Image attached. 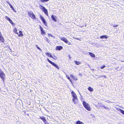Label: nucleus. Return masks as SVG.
Listing matches in <instances>:
<instances>
[{
  "mask_svg": "<svg viewBox=\"0 0 124 124\" xmlns=\"http://www.w3.org/2000/svg\"><path fill=\"white\" fill-rule=\"evenodd\" d=\"M71 93L73 97L72 101L75 104H78V100L77 95L73 91H72L71 92Z\"/></svg>",
  "mask_w": 124,
  "mask_h": 124,
  "instance_id": "nucleus-1",
  "label": "nucleus"
},
{
  "mask_svg": "<svg viewBox=\"0 0 124 124\" xmlns=\"http://www.w3.org/2000/svg\"><path fill=\"white\" fill-rule=\"evenodd\" d=\"M83 105L85 108L88 111H90L91 110V108L90 105L85 101H84L83 102Z\"/></svg>",
  "mask_w": 124,
  "mask_h": 124,
  "instance_id": "nucleus-2",
  "label": "nucleus"
},
{
  "mask_svg": "<svg viewBox=\"0 0 124 124\" xmlns=\"http://www.w3.org/2000/svg\"><path fill=\"white\" fill-rule=\"evenodd\" d=\"M17 30L16 28H15L13 30L14 32L16 34L18 35L19 37H22L23 36V35L22 31H19V33L17 32Z\"/></svg>",
  "mask_w": 124,
  "mask_h": 124,
  "instance_id": "nucleus-3",
  "label": "nucleus"
},
{
  "mask_svg": "<svg viewBox=\"0 0 124 124\" xmlns=\"http://www.w3.org/2000/svg\"><path fill=\"white\" fill-rule=\"evenodd\" d=\"M39 7L47 16H48V14L47 10L44 7L40 5H39Z\"/></svg>",
  "mask_w": 124,
  "mask_h": 124,
  "instance_id": "nucleus-4",
  "label": "nucleus"
},
{
  "mask_svg": "<svg viewBox=\"0 0 124 124\" xmlns=\"http://www.w3.org/2000/svg\"><path fill=\"white\" fill-rule=\"evenodd\" d=\"M28 15L30 17H31L32 19L34 20L36 19V17L35 15L32 12H28Z\"/></svg>",
  "mask_w": 124,
  "mask_h": 124,
  "instance_id": "nucleus-5",
  "label": "nucleus"
},
{
  "mask_svg": "<svg viewBox=\"0 0 124 124\" xmlns=\"http://www.w3.org/2000/svg\"><path fill=\"white\" fill-rule=\"evenodd\" d=\"M47 60L48 61V62H49L52 65L54 66L58 70L59 69V67L56 64L54 63L53 62L51 61L48 58L47 59Z\"/></svg>",
  "mask_w": 124,
  "mask_h": 124,
  "instance_id": "nucleus-6",
  "label": "nucleus"
},
{
  "mask_svg": "<svg viewBox=\"0 0 124 124\" xmlns=\"http://www.w3.org/2000/svg\"><path fill=\"white\" fill-rule=\"evenodd\" d=\"M40 18L44 25L45 26H47V23L45 18L41 15L40 16Z\"/></svg>",
  "mask_w": 124,
  "mask_h": 124,
  "instance_id": "nucleus-7",
  "label": "nucleus"
},
{
  "mask_svg": "<svg viewBox=\"0 0 124 124\" xmlns=\"http://www.w3.org/2000/svg\"><path fill=\"white\" fill-rule=\"evenodd\" d=\"M5 18L8 21L12 26H14L15 25V23L13 22L11 20L8 16H5Z\"/></svg>",
  "mask_w": 124,
  "mask_h": 124,
  "instance_id": "nucleus-8",
  "label": "nucleus"
},
{
  "mask_svg": "<svg viewBox=\"0 0 124 124\" xmlns=\"http://www.w3.org/2000/svg\"><path fill=\"white\" fill-rule=\"evenodd\" d=\"M51 18L52 20L54 22H56L57 21V17L56 16L53 15L51 16Z\"/></svg>",
  "mask_w": 124,
  "mask_h": 124,
  "instance_id": "nucleus-9",
  "label": "nucleus"
},
{
  "mask_svg": "<svg viewBox=\"0 0 124 124\" xmlns=\"http://www.w3.org/2000/svg\"><path fill=\"white\" fill-rule=\"evenodd\" d=\"M39 28L40 29V31H41V33L42 35H45L46 33L43 30V28L40 25L39 26Z\"/></svg>",
  "mask_w": 124,
  "mask_h": 124,
  "instance_id": "nucleus-10",
  "label": "nucleus"
},
{
  "mask_svg": "<svg viewBox=\"0 0 124 124\" xmlns=\"http://www.w3.org/2000/svg\"><path fill=\"white\" fill-rule=\"evenodd\" d=\"M45 54L47 56H48L49 57L52 58L54 60H56L57 58L56 57V58L55 59L54 58V57L52 56V55L50 53H49L48 52H46L45 53Z\"/></svg>",
  "mask_w": 124,
  "mask_h": 124,
  "instance_id": "nucleus-11",
  "label": "nucleus"
},
{
  "mask_svg": "<svg viewBox=\"0 0 124 124\" xmlns=\"http://www.w3.org/2000/svg\"><path fill=\"white\" fill-rule=\"evenodd\" d=\"M60 39L61 40L64 42L65 43H68V41L65 38L62 37Z\"/></svg>",
  "mask_w": 124,
  "mask_h": 124,
  "instance_id": "nucleus-12",
  "label": "nucleus"
},
{
  "mask_svg": "<svg viewBox=\"0 0 124 124\" xmlns=\"http://www.w3.org/2000/svg\"><path fill=\"white\" fill-rule=\"evenodd\" d=\"M63 49V47L62 46H57L56 48V50H60Z\"/></svg>",
  "mask_w": 124,
  "mask_h": 124,
  "instance_id": "nucleus-13",
  "label": "nucleus"
},
{
  "mask_svg": "<svg viewBox=\"0 0 124 124\" xmlns=\"http://www.w3.org/2000/svg\"><path fill=\"white\" fill-rule=\"evenodd\" d=\"M70 76L72 78L73 80L75 81H76L78 79L75 76L73 75H70Z\"/></svg>",
  "mask_w": 124,
  "mask_h": 124,
  "instance_id": "nucleus-14",
  "label": "nucleus"
},
{
  "mask_svg": "<svg viewBox=\"0 0 124 124\" xmlns=\"http://www.w3.org/2000/svg\"><path fill=\"white\" fill-rule=\"evenodd\" d=\"M7 2L8 3L9 5L10 6V8H12V9L15 12H16V11L15 10V9H14V7H13L11 5L10 3H9L8 2Z\"/></svg>",
  "mask_w": 124,
  "mask_h": 124,
  "instance_id": "nucleus-15",
  "label": "nucleus"
},
{
  "mask_svg": "<svg viewBox=\"0 0 124 124\" xmlns=\"http://www.w3.org/2000/svg\"><path fill=\"white\" fill-rule=\"evenodd\" d=\"M0 41L1 42L4 43V39L2 35L0 36Z\"/></svg>",
  "mask_w": 124,
  "mask_h": 124,
  "instance_id": "nucleus-16",
  "label": "nucleus"
},
{
  "mask_svg": "<svg viewBox=\"0 0 124 124\" xmlns=\"http://www.w3.org/2000/svg\"><path fill=\"white\" fill-rule=\"evenodd\" d=\"M75 124H84L82 122L79 120H78L76 122Z\"/></svg>",
  "mask_w": 124,
  "mask_h": 124,
  "instance_id": "nucleus-17",
  "label": "nucleus"
},
{
  "mask_svg": "<svg viewBox=\"0 0 124 124\" xmlns=\"http://www.w3.org/2000/svg\"><path fill=\"white\" fill-rule=\"evenodd\" d=\"M88 89L90 92H93V88L91 87H89L88 88Z\"/></svg>",
  "mask_w": 124,
  "mask_h": 124,
  "instance_id": "nucleus-18",
  "label": "nucleus"
},
{
  "mask_svg": "<svg viewBox=\"0 0 124 124\" xmlns=\"http://www.w3.org/2000/svg\"><path fill=\"white\" fill-rule=\"evenodd\" d=\"M88 53L89 54L91 57H95V55L94 54H93L91 52H88Z\"/></svg>",
  "mask_w": 124,
  "mask_h": 124,
  "instance_id": "nucleus-19",
  "label": "nucleus"
},
{
  "mask_svg": "<svg viewBox=\"0 0 124 124\" xmlns=\"http://www.w3.org/2000/svg\"><path fill=\"white\" fill-rule=\"evenodd\" d=\"M107 38H108V37H107L106 35H103V36H101L100 37V38L101 39H103V38H105L106 39H107Z\"/></svg>",
  "mask_w": 124,
  "mask_h": 124,
  "instance_id": "nucleus-20",
  "label": "nucleus"
},
{
  "mask_svg": "<svg viewBox=\"0 0 124 124\" xmlns=\"http://www.w3.org/2000/svg\"><path fill=\"white\" fill-rule=\"evenodd\" d=\"M74 62L77 65H78L81 63V62L77 61H74Z\"/></svg>",
  "mask_w": 124,
  "mask_h": 124,
  "instance_id": "nucleus-21",
  "label": "nucleus"
},
{
  "mask_svg": "<svg viewBox=\"0 0 124 124\" xmlns=\"http://www.w3.org/2000/svg\"><path fill=\"white\" fill-rule=\"evenodd\" d=\"M66 77L69 80V81L71 82L72 83V80L70 79L69 76L68 75H66Z\"/></svg>",
  "mask_w": 124,
  "mask_h": 124,
  "instance_id": "nucleus-22",
  "label": "nucleus"
},
{
  "mask_svg": "<svg viewBox=\"0 0 124 124\" xmlns=\"http://www.w3.org/2000/svg\"><path fill=\"white\" fill-rule=\"evenodd\" d=\"M100 106L103 107L104 108H105L106 109H108V107H105L104 105L103 106Z\"/></svg>",
  "mask_w": 124,
  "mask_h": 124,
  "instance_id": "nucleus-23",
  "label": "nucleus"
},
{
  "mask_svg": "<svg viewBox=\"0 0 124 124\" xmlns=\"http://www.w3.org/2000/svg\"><path fill=\"white\" fill-rule=\"evenodd\" d=\"M106 66L105 65H104L102 66H101L100 67V68L101 69H102L104 68Z\"/></svg>",
  "mask_w": 124,
  "mask_h": 124,
  "instance_id": "nucleus-24",
  "label": "nucleus"
},
{
  "mask_svg": "<svg viewBox=\"0 0 124 124\" xmlns=\"http://www.w3.org/2000/svg\"><path fill=\"white\" fill-rule=\"evenodd\" d=\"M46 40L48 42V43L50 41V40H49V39L47 37H46Z\"/></svg>",
  "mask_w": 124,
  "mask_h": 124,
  "instance_id": "nucleus-25",
  "label": "nucleus"
},
{
  "mask_svg": "<svg viewBox=\"0 0 124 124\" xmlns=\"http://www.w3.org/2000/svg\"><path fill=\"white\" fill-rule=\"evenodd\" d=\"M120 111L124 115V111L122 110L121 109Z\"/></svg>",
  "mask_w": 124,
  "mask_h": 124,
  "instance_id": "nucleus-26",
  "label": "nucleus"
},
{
  "mask_svg": "<svg viewBox=\"0 0 124 124\" xmlns=\"http://www.w3.org/2000/svg\"><path fill=\"white\" fill-rule=\"evenodd\" d=\"M36 46L38 49L40 50H41V49L39 47H38L37 45H36Z\"/></svg>",
  "mask_w": 124,
  "mask_h": 124,
  "instance_id": "nucleus-27",
  "label": "nucleus"
},
{
  "mask_svg": "<svg viewBox=\"0 0 124 124\" xmlns=\"http://www.w3.org/2000/svg\"><path fill=\"white\" fill-rule=\"evenodd\" d=\"M66 43L67 44H68V45H71V43L70 42H69V41H68V43Z\"/></svg>",
  "mask_w": 124,
  "mask_h": 124,
  "instance_id": "nucleus-28",
  "label": "nucleus"
},
{
  "mask_svg": "<svg viewBox=\"0 0 124 124\" xmlns=\"http://www.w3.org/2000/svg\"><path fill=\"white\" fill-rule=\"evenodd\" d=\"M118 26V25H116L113 26V27H117V26Z\"/></svg>",
  "mask_w": 124,
  "mask_h": 124,
  "instance_id": "nucleus-29",
  "label": "nucleus"
},
{
  "mask_svg": "<svg viewBox=\"0 0 124 124\" xmlns=\"http://www.w3.org/2000/svg\"><path fill=\"white\" fill-rule=\"evenodd\" d=\"M101 77H103L104 78H106V76L105 75H103V76H101Z\"/></svg>",
  "mask_w": 124,
  "mask_h": 124,
  "instance_id": "nucleus-30",
  "label": "nucleus"
},
{
  "mask_svg": "<svg viewBox=\"0 0 124 124\" xmlns=\"http://www.w3.org/2000/svg\"><path fill=\"white\" fill-rule=\"evenodd\" d=\"M2 35V34H1V32L0 31V36Z\"/></svg>",
  "mask_w": 124,
  "mask_h": 124,
  "instance_id": "nucleus-31",
  "label": "nucleus"
},
{
  "mask_svg": "<svg viewBox=\"0 0 124 124\" xmlns=\"http://www.w3.org/2000/svg\"><path fill=\"white\" fill-rule=\"evenodd\" d=\"M54 57H55L54 58H54L56 59V57L55 56H54ZM56 58H57V57H56Z\"/></svg>",
  "mask_w": 124,
  "mask_h": 124,
  "instance_id": "nucleus-32",
  "label": "nucleus"
}]
</instances>
